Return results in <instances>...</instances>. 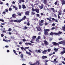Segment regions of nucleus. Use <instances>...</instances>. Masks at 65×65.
I'll return each instance as SVG.
<instances>
[{
	"label": "nucleus",
	"mask_w": 65,
	"mask_h": 65,
	"mask_svg": "<svg viewBox=\"0 0 65 65\" xmlns=\"http://www.w3.org/2000/svg\"><path fill=\"white\" fill-rule=\"evenodd\" d=\"M59 43H57L56 42H53L52 44H53V45H55V46H59V44H62V41L60 42H59Z\"/></svg>",
	"instance_id": "obj_1"
},
{
	"label": "nucleus",
	"mask_w": 65,
	"mask_h": 65,
	"mask_svg": "<svg viewBox=\"0 0 65 65\" xmlns=\"http://www.w3.org/2000/svg\"><path fill=\"white\" fill-rule=\"evenodd\" d=\"M32 11H36L37 13H38L39 12V9H37V8L34 9L33 8H32Z\"/></svg>",
	"instance_id": "obj_2"
},
{
	"label": "nucleus",
	"mask_w": 65,
	"mask_h": 65,
	"mask_svg": "<svg viewBox=\"0 0 65 65\" xmlns=\"http://www.w3.org/2000/svg\"><path fill=\"white\" fill-rule=\"evenodd\" d=\"M44 34L45 35H47L48 34V32L47 31H49V29H44Z\"/></svg>",
	"instance_id": "obj_3"
},
{
	"label": "nucleus",
	"mask_w": 65,
	"mask_h": 65,
	"mask_svg": "<svg viewBox=\"0 0 65 65\" xmlns=\"http://www.w3.org/2000/svg\"><path fill=\"white\" fill-rule=\"evenodd\" d=\"M43 23H44V20H41L40 22L39 23L40 26H42L43 25Z\"/></svg>",
	"instance_id": "obj_4"
},
{
	"label": "nucleus",
	"mask_w": 65,
	"mask_h": 65,
	"mask_svg": "<svg viewBox=\"0 0 65 65\" xmlns=\"http://www.w3.org/2000/svg\"><path fill=\"white\" fill-rule=\"evenodd\" d=\"M63 51L60 53V54L62 55L65 53V48H63Z\"/></svg>",
	"instance_id": "obj_5"
},
{
	"label": "nucleus",
	"mask_w": 65,
	"mask_h": 65,
	"mask_svg": "<svg viewBox=\"0 0 65 65\" xmlns=\"http://www.w3.org/2000/svg\"><path fill=\"white\" fill-rule=\"evenodd\" d=\"M44 44L45 45H48V42L46 40H45L44 41Z\"/></svg>",
	"instance_id": "obj_6"
},
{
	"label": "nucleus",
	"mask_w": 65,
	"mask_h": 65,
	"mask_svg": "<svg viewBox=\"0 0 65 65\" xmlns=\"http://www.w3.org/2000/svg\"><path fill=\"white\" fill-rule=\"evenodd\" d=\"M62 32L60 31H59L58 33H56V35H59V34H62Z\"/></svg>",
	"instance_id": "obj_7"
},
{
	"label": "nucleus",
	"mask_w": 65,
	"mask_h": 65,
	"mask_svg": "<svg viewBox=\"0 0 65 65\" xmlns=\"http://www.w3.org/2000/svg\"><path fill=\"white\" fill-rule=\"evenodd\" d=\"M29 13L30 12L29 11H27V12L25 13V14L26 15H29Z\"/></svg>",
	"instance_id": "obj_8"
},
{
	"label": "nucleus",
	"mask_w": 65,
	"mask_h": 65,
	"mask_svg": "<svg viewBox=\"0 0 65 65\" xmlns=\"http://www.w3.org/2000/svg\"><path fill=\"white\" fill-rule=\"evenodd\" d=\"M39 8H40V9H42L43 8V4H42L41 5V6H39Z\"/></svg>",
	"instance_id": "obj_9"
},
{
	"label": "nucleus",
	"mask_w": 65,
	"mask_h": 65,
	"mask_svg": "<svg viewBox=\"0 0 65 65\" xmlns=\"http://www.w3.org/2000/svg\"><path fill=\"white\" fill-rule=\"evenodd\" d=\"M56 35V32L53 33L52 32H51L50 33V35Z\"/></svg>",
	"instance_id": "obj_10"
},
{
	"label": "nucleus",
	"mask_w": 65,
	"mask_h": 65,
	"mask_svg": "<svg viewBox=\"0 0 65 65\" xmlns=\"http://www.w3.org/2000/svg\"><path fill=\"white\" fill-rule=\"evenodd\" d=\"M25 44L26 45H27L28 44L30 45H31L32 44L30 43H25Z\"/></svg>",
	"instance_id": "obj_11"
},
{
	"label": "nucleus",
	"mask_w": 65,
	"mask_h": 65,
	"mask_svg": "<svg viewBox=\"0 0 65 65\" xmlns=\"http://www.w3.org/2000/svg\"><path fill=\"white\" fill-rule=\"evenodd\" d=\"M42 58L43 59H46L47 58V57L46 56H43L42 57Z\"/></svg>",
	"instance_id": "obj_12"
},
{
	"label": "nucleus",
	"mask_w": 65,
	"mask_h": 65,
	"mask_svg": "<svg viewBox=\"0 0 65 65\" xmlns=\"http://www.w3.org/2000/svg\"><path fill=\"white\" fill-rule=\"evenodd\" d=\"M47 0H44L43 1V3L44 4H47Z\"/></svg>",
	"instance_id": "obj_13"
},
{
	"label": "nucleus",
	"mask_w": 65,
	"mask_h": 65,
	"mask_svg": "<svg viewBox=\"0 0 65 65\" xmlns=\"http://www.w3.org/2000/svg\"><path fill=\"white\" fill-rule=\"evenodd\" d=\"M47 52V50H44V51H43L42 53H43V54H46V52Z\"/></svg>",
	"instance_id": "obj_14"
},
{
	"label": "nucleus",
	"mask_w": 65,
	"mask_h": 65,
	"mask_svg": "<svg viewBox=\"0 0 65 65\" xmlns=\"http://www.w3.org/2000/svg\"><path fill=\"white\" fill-rule=\"evenodd\" d=\"M22 2H25V1L24 0H19V3H21Z\"/></svg>",
	"instance_id": "obj_15"
},
{
	"label": "nucleus",
	"mask_w": 65,
	"mask_h": 65,
	"mask_svg": "<svg viewBox=\"0 0 65 65\" xmlns=\"http://www.w3.org/2000/svg\"><path fill=\"white\" fill-rule=\"evenodd\" d=\"M62 0V1H61V2L62 3V5H64V4H65V1H64V0Z\"/></svg>",
	"instance_id": "obj_16"
},
{
	"label": "nucleus",
	"mask_w": 65,
	"mask_h": 65,
	"mask_svg": "<svg viewBox=\"0 0 65 65\" xmlns=\"http://www.w3.org/2000/svg\"><path fill=\"white\" fill-rule=\"evenodd\" d=\"M37 30L38 31H40L41 30V28L39 27H38L37 28Z\"/></svg>",
	"instance_id": "obj_17"
},
{
	"label": "nucleus",
	"mask_w": 65,
	"mask_h": 65,
	"mask_svg": "<svg viewBox=\"0 0 65 65\" xmlns=\"http://www.w3.org/2000/svg\"><path fill=\"white\" fill-rule=\"evenodd\" d=\"M46 19H47V20H48V21H49L50 22H52V20H51V19H52V17H50V19L48 18H47Z\"/></svg>",
	"instance_id": "obj_18"
},
{
	"label": "nucleus",
	"mask_w": 65,
	"mask_h": 65,
	"mask_svg": "<svg viewBox=\"0 0 65 65\" xmlns=\"http://www.w3.org/2000/svg\"><path fill=\"white\" fill-rule=\"evenodd\" d=\"M26 16H24L22 18V20L23 21L25 20H26Z\"/></svg>",
	"instance_id": "obj_19"
},
{
	"label": "nucleus",
	"mask_w": 65,
	"mask_h": 65,
	"mask_svg": "<svg viewBox=\"0 0 65 65\" xmlns=\"http://www.w3.org/2000/svg\"><path fill=\"white\" fill-rule=\"evenodd\" d=\"M26 8V7L25 6V5H22V8L23 9H25Z\"/></svg>",
	"instance_id": "obj_20"
},
{
	"label": "nucleus",
	"mask_w": 65,
	"mask_h": 65,
	"mask_svg": "<svg viewBox=\"0 0 65 65\" xmlns=\"http://www.w3.org/2000/svg\"><path fill=\"white\" fill-rule=\"evenodd\" d=\"M52 21H55V22H58V20L57 19H55L54 18L52 19Z\"/></svg>",
	"instance_id": "obj_21"
},
{
	"label": "nucleus",
	"mask_w": 65,
	"mask_h": 65,
	"mask_svg": "<svg viewBox=\"0 0 65 65\" xmlns=\"http://www.w3.org/2000/svg\"><path fill=\"white\" fill-rule=\"evenodd\" d=\"M26 54H27V55H31V54L30 52H29L27 51L26 52Z\"/></svg>",
	"instance_id": "obj_22"
},
{
	"label": "nucleus",
	"mask_w": 65,
	"mask_h": 65,
	"mask_svg": "<svg viewBox=\"0 0 65 65\" xmlns=\"http://www.w3.org/2000/svg\"><path fill=\"white\" fill-rule=\"evenodd\" d=\"M51 9L53 11V12H55V10L54 9V8H51Z\"/></svg>",
	"instance_id": "obj_23"
},
{
	"label": "nucleus",
	"mask_w": 65,
	"mask_h": 65,
	"mask_svg": "<svg viewBox=\"0 0 65 65\" xmlns=\"http://www.w3.org/2000/svg\"><path fill=\"white\" fill-rule=\"evenodd\" d=\"M40 63L39 62V61H37L36 62V64H35V65H36V64L37 65H39V64H40Z\"/></svg>",
	"instance_id": "obj_24"
},
{
	"label": "nucleus",
	"mask_w": 65,
	"mask_h": 65,
	"mask_svg": "<svg viewBox=\"0 0 65 65\" xmlns=\"http://www.w3.org/2000/svg\"><path fill=\"white\" fill-rule=\"evenodd\" d=\"M29 63L31 65H36V63H34V64H32V62H29Z\"/></svg>",
	"instance_id": "obj_25"
},
{
	"label": "nucleus",
	"mask_w": 65,
	"mask_h": 65,
	"mask_svg": "<svg viewBox=\"0 0 65 65\" xmlns=\"http://www.w3.org/2000/svg\"><path fill=\"white\" fill-rule=\"evenodd\" d=\"M32 38L33 39H35L36 38V36H33L32 37Z\"/></svg>",
	"instance_id": "obj_26"
},
{
	"label": "nucleus",
	"mask_w": 65,
	"mask_h": 65,
	"mask_svg": "<svg viewBox=\"0 0 65 65\" xmlns=\"http://www.w3.org/2000/svg\"><path fill=\"white\" fill-rule=\"evenodd\" d=\"M62 44L63 45H65V41H62Z\"/></svg>",
	"instance_id": "obj_27"
},
{
	"label": "nucleus",
	"mask_w": 65,
	"mask_h": 65,
	"mask_svg": "<svg viewBox=\"0 0 65 65\" xmlns=\"http://www.w3.org/2000/svg\"><path fill=\"white\" fill-rule=\"evenodd\" d=\"M16 16V15H15V14H13L12 15V17L13 18H15V17Z\"/></svg>",
	"instance_id": "obj_28"
},
{
	"label": "nucleus",
	"mask_w": 65,
	"mask_h": 65,
	"mask_svg": "<svg viewBox=\"0 0 65 65\" xmlns=\"http://www.w3.org/2000/svg\"><path fill=\"white\" fill-rule=\"evenodd\" d=\"M22 21V19L19 20H18V23H20Z\"/></svg>",
	"instance_id": "obj_29"
},
{
	"label": "nucleus",
	"mask_w": 65,
	"mask_h": 65,
	"mask_svg": "<svg viewBox=\"0 0 65 65\" xmlns=\"http://www.w3.org/2000/svg\"><path fill=\"white\" fill-rule=\"evenodd\" d=\"M27 26H30V22H29V21H28L27 23Z\"/></svg>",
	"instance_id": "obj_30"
},
{
	"label": "nucleus",
	"mask_w": 65,
	"mask_h": 65,
	"mask_svg": "<svg viewBox=\"0 0 65 65\" xmlns=\"http://www.w3.org/2000/svg\"><path fill=\"white\" fill-rule=\"evenodd\" d=\"M14 22H15V23H18V20H14L13 21Z\"/></svg>",
	"instance_id": "obj_31"
},
{
	"label": "nucleus",
	"mask_w": 65,
	"mask_h": 65,
	"mask_svg": "<svg viewBox=\"0 0 65 65\" xmlns=\"http://www.w3.org/2000/svg\"><path fill=\"white\" fill-rule=\"evenodd\" d=\"M62 11H60L59 13V15H61V14H62Z\"/></svg>",
	"instance_id": "obj_32"
},
{
	"label": "nucleus",
	"mask_w": 65,
	"mask_h": 65,
	"mask_svg": "<svg viewBox=\"0 0 65 65\" xmlns=\"http://www.w3.org/2000/svg\"><path fill=\"white\" fill-rule=\"evenodd\" d=\"M9 22L10 23H12V22H13V21L12 20H10Z\"/></svg>",
	"instance_id": "obj_33"
},
{
	"label": "nucleus",
	"mask_w": 65,
	"mask_h": 65,
	"mask_svg": "<svg viewBox=\"0 0 65 65\" xmlns=\"http://www.w3.org/2000/svg\"><path fill=\"white\" fill-rule=\"evenodd\" d=\"M0 21H1V22H4V20L3 19H1L0 18Z\"/></svg>",
	"instance_id": "obj_34"
},
{
	"label": "nucleus",
	"mask_w": 65,
	"mask_h": 65,
	"mask_svg": "<svg viewBox=\"0 0 65 65\" xmlns=\"http://www.w3.org/2000/svg\"><path fill=\"white\" fill-rule=\"evenodd\" d=\"M19 9H20L21 8V6L20 5H19Z\"/></svg>",
	"instance_id": "obj_35"
},
{
	"label": "nucleus",
	"mask_w": 65,
	"mask_h": 65,
	"mask_svg": "<svg viewBox=\"0 0 65 65\" xmlns=\"http://www.w3.org/2000/svg\"><path fill=\"white\" fill-rule=\"evenodd\" d=\"M55 29V28L54 27H53L51 29V30H54Z\"/></svg>",
	"instance_id": "obj_36"
},
{
	"label": "nucleus",
	"mask_w": 65,
	"mask_h": 65,
	"mask_svg": "<svg viewBox=\"0 0 65 65\" xmlns=\"http://www.w3.org/2000/svg\"><path fill=\"white\" fill-rule=\"evenodd\" d=\"M22 40H23V41L24 42L26 41V40L25 39H23Z\"/></svg>",
	"instance_id": "obj_37"
},
{
	"label": "nucleus",
	"mask_w": 65,
	"mask_h": 65,
	"mask_svg": "<svg viewBox=\"0 0 65 65\" xmlns=\"http://www.w3.org/2000/svg\"><path fill=\"white\" fill-rule=\"evenodd\" d=\"M51 49H49L47 50V52H50L51 51Z\"/></svg>",
	"instance_id": "obj_38"
},
{
	"label": "nucleus",
	"mask_w": 65,
	"mask_h": 65,
	"mask_svg": "<svg viewBox=\"0 0 65 65\" xmlns=\"http://www.w3.org/2000/svg\"><path fill=\"white\" fill-rule=\"evenodd\" d=\"M8 31H11V29L10 28H9V29L8 30Z\"/></svg>",
	"instance_id": "obj_39"
},
{
	"label": "nucleus",
	"mask_w": 65,
	"mask_h": 65,
	"mask_svg": "<svg viewBox=\"0 0 65 65\" xmlns=\"http://www.w3.org/2000/svg\"><path fill=\"white\" fill-rule=\"evenodd\" d=\"M21 57L22 58H23L24 57V55L23 54H21Z\"/></svg>",
	"instance_id": "obj_40"
},
{
	"label": "nucleus",
	"mask_w": 65,
	"mask_h": 65,
	"mask_svg": "<svg viewBox=\"0 0 65 65\" xmlns=\"http://www.w3.org/2000/svg\"><path fill=\"white\" fill-rule=\"evenodd\" d=\"M31 14H32L34 15V14H35V13H34V12H31Z\"/></svg>",
	"instance_id": "obj_41"
},
{
	"label": "nucleus",
	"mask_w": 65,
	"mask_h": 65,
	"mask_svg": "<svg viewBox=\"0 0 65 65\" xmlns=\"http://www.w3.org/2000/svg\"><path fill=\"white\" fill-rule=\"evenodd\" d=\"M5 10V12H8V10L7 9H6Z\"/></svg>",
	"instance_id": "obj_42"
},
{
	"label": "nucleus",
	"mask_w": 65,
	"mask_h": 65,
	"mask_svg": "<svg viewBox=\"0 0 65 65\" xmlns=\"http://www.w3.org/2000/svg\"><path fill=\"white\" fill-rule=\"evenodd\" d=\"M39 40L37 38L36 39V41H37V42H38V41H39Z\"/></svg>",
	"instance_id": "obj_43"
},
{
	"label": "nucleus",
	"mask_w": 65,
	"mask_h": 65,
	"mask_svg": "<svg viewBox=\"0 0 65 65\" xmlns=\"http://www.w3.org/2000/svg\"><path fill=\"white\" fill-rule=\"evenodd\" d=\"M54 51H57L58 50V49H57L56 48H55L54 49Z\"/></svg>",
	"instance_id": "obj_44"
},
{
	"label": "nucleus",
	"mask_w": 65,
	"mask_h": 65,
	"mask_svg": "<svg viewBox=\"0 0 65 65\" xmlns=\"http://www.w3.org/2000/svg\"><path fill=\"white\" fill-rule=\"evenodd\" d=\"M24 28H25V29H28V27H27V26H25L24 27Z\"/></svg>",
	"instance_id": "obj_45"
},
{
	"label": "nucleus",
	"mask_w": 65,
	"mask_h": 65,
	"mask_svg": "<svg viewBox=\"0 0 65 65\" xmlns=\"http://www.w3.org/2000/svg\"><path fill=\"white\" fill-rule=\"evenodd\" d=\"M36 15L38 17H39V14H37Z\"/></svg>",
	"instance_id": "obj_46"
},
{
	"label": "nucleus",
	"mask_w": 65,
	"mask_h": 65,
	"mask_svg": "<svg viewBox=\"0 0 65 65\" xmlns=\"http://www.w3.org/2000/svg\"><path fill=\"white\" fill-rule=\"evenodd\" d=\"M21 48L22 50H23L24 48L23 47H21Z\"/></svg>",
	"instance_id": "obj_47"
},
{
	"label": "nucleus",
	"mask_w": 65,
	"mask_h": 65,
	"mask_svg": "<svg viewBox=\"0 0 65 65\" xmlns=\"http://www.w3.org/2000/svg\"><path fill=\"white\" fill-rule=\"evenodd\" d=\"M40 37L38 36L37 39L39 40L40 39Z\"/></svg>",
	"instance_id": "obj_48"
},
{
	"label": "nucleus",
	"mask_w": 65,
	"mask_h": 65,
	"mask_svg": "<svg viewBox=\"0 0 65 65\" xmlns=\"http://www.w3.org/2000/svg\"><path fill=\"white\" fill-rule=\"evenodd\" d=\"M12 10V9L11 8H10L9 9V11H11V10Z\"/></svg>",
	"instance_id": "obj_49"
},
{
	"label": "nucleus",
	"mask_w": 65,
	"mask_h": 65,
	"mask_svg": "<svg viewBox=\"0 0 65 65\" xmlns=\"http://www.w3.org/2000/svg\"><path fill=\"white\" fill-rule=\"evenodd\" d=\"M45 26H47V25H48V23H46V22L45 23Z\"/></svg>",
	"instance_id": "obj_50"
},
{
	"label": "nucleus",
	"mask_w": 65,
	"mask_h": 65,
	"mask_svg": "<svg viewBox=\"0 0 65 65\" xmlns=\"http://www.w3.org/2000/svg\"><path fill=\"white\" fill-rule=\"evenodd\" d=\"M1 37H3V36H4V35L3 34H1Z\"/></svg>",
	"instance_id": "obj_51"
},
{
	"label": "nucleus",
	"mask_w": 65,
	"mask_h": 65,
	"mask_svg": "<svg viewBox=\"0 0 65 65\" xmlns=\"http://www.w3.org/2000/svg\"><path fill=\"white\" fill-rule=\"evenodd\" d=\"M52 54H49L48 55V56L49 57H50L51 56H52Z\"/></svg>",
	"instance_id": "obj_52"
},
{
	"label": "nucleus",
	"mask_w": 65,
	"mask_h": 65,
	"mask_svg": "<svg viewBox=\"0 0 65 65\" xmlns=\"http://www.w3.org/2000/svg\"><path fill=\"white\" fill-rule=\"evenodd\" d=\"M52 26H55V24H54V23H53L52 24Z\"/></svg>",
	"instance_id": "obj_53"
},
{
	"label": "nucleus",
	"mask_w": 65,
	"mask_h": 65,
	"mask_svg": "<svg viewBox=\"0 0 65 65\" xmlns=\"http://www.w3.org/2000/svg\"><path fill=\"white\" fill-rule=\"evenodd\" d=\"M57 2L56 1L55 3H54V4H55V5H57Z\"/></svg>",
	"instance_id": "obj_54"
},
{
	"label": "nucleus",
	"mask_w": 65,
	"mask_h": 65,
	"mask_svg": "<svg viewBox=\"0 0 65 65\" xmlns=\"http://www.w3.org/2000/svg\"><path fill=\"white\" fill-rule=\"evenodd\" d=\"M13 52L14 54L16 53V51L14 50H13Z\"/></svg>",
	"instance_id": "obj_55"
},
{
	"label": "nucleus",
	"mask_w": 65,
	"mask_h": 65,
	"mask_svg": "<svg viewBox=\"0 0 65 65\" xmlns=\"http://www.w3.org/2000/svg\"><path fill=\"white\" fill-rule=\"evenodd\" d=\"M30 5H31V6H32V7H34V5H33V4H30Z\"/></svg>",
	"instance_id": "obj_56"
},
{
	"label": "nucleus",
	"mask_w": 65,
	"mask_h": 65,
	"mask_svg": "<svg viewBox=\"0 0 65 65\" xmlns=\"http://www.w3.org/2000/svg\"><path fill=\"white\" fill-rule=\"evenodd\" d=\"M58 19H60V17L59 14L58 15Z\"/></svg>",
	"instance_id": "obj_57"
},
{
	"label": "nucleus",
	"mask_w": 65,
	"mask_h": 65,
	"mask_svg": "<svg viewBox=\"0 0 65 65\" xmlns=\"http://www.w3.org/2000/svg\"><path fill=\"white\" fill-rule=\"evenodd\" d=\"M41 45H43V46L44 45V43H42V44H41Z\"/></svg>",
	"instance_id": "obj_58"
},
{
	"label": "nucleus",
	"mask_w": 65,
	"mask_h": 65,
	"mask_svg": "<svg viewBox=\"0 0 65 65\" xmlns=\"http://www.w3.org/2000/svg\"><path fill=\"white\" fill-rule=\"evenodd\" d=\"M38 51L39 53H41V51L40 50H38Z\"/></svg>",
	"instance_id": "obj_59"
},
{
	"label": "nucleus",
	"mask_w": 65,
	"mask_h": 65,
	"mask_svg": "<svg viewBox=\"0 0 65 65\" xmlns=\"http://www.w3.org/2000/svg\"><path fill=\"white\" fill-rule=\"evenodd\" d=\"M62 63H63V64L65 65V62H64V61H62Z\"/></svg>",
	"instance_id": "obj_60"
},
{
	"label": "nucleus",
	"mask_w": 65,
	"mask_h": 65,
	"mask_svg": "<svg viewBox=\"0 0 65 65\" xmlns=\"http://www.w3.org/2000/svg\"><path fill=\"white\" fill-rule=\"evenodd\" d=\"M12 7H13V8H15L16 7L15 6L13 5L12 6Z\"/></svg>",
	"instance_id": "obj_61"
},
{
	"label": "nucleus",
	"mask_w": 65,
	"mask_h": 65,
	"mask_svg": "<svg viewBox=\"0 0 65 65\" xmlns=\"http://www.w3.org/2000/svg\"><path fill=\"white\" fill-rule=\"evenodd\" d=\"M41 32H39L38 33V35H41Z\"/></svg>",
	"instance_id": "obj_62"
},
{
	"label": "nucleus",
	"mask_w": 65,
	"mask_h": 65,
	"mask_svg": "<svg viewBox=\"0 0 65 65\" xmlns=\"http://www.w3.org/2000/svg\"><path fill=\"white\" fill-rule=\"evenodd\" d=\"M15 2L14 1H13L12 4H15Z\"/></svg>",
	"instance_id": "obj_63"
},
{
	"label": "nucleus",
	"mask_w": 65,
	"mask_h": 65,
	"mask_svg": "<svg viewBox=\"0 0 65 65\" xmlns=\"http://www.w3.org/2000/svg\"><path fill=\"white\" fill-rule=\"evenodd\" d=\"M5 13H6L5 12V11L3 12V14H5Z\"/></svg>",
	"instance_id": "obj_64"
}]
</instances>
